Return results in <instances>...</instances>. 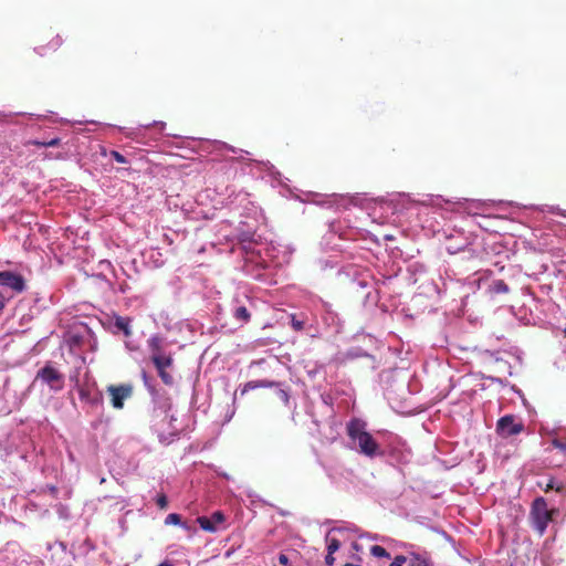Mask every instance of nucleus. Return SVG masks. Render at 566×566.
Returning <instances> with one entry per match:
<instances>
[{"label": "nucleus", "instance_id": "f257e3e1", "mask_svg": "<svg viewBox=\"0 0 566 566\" xmlns=\"http://www.w3.org/2000/svg\"><path fill=\"white\" fill-rule=\"evenodd\" d=\"M349 439L348 446L352 450L369 459L385 457L382 444L367 431V423L364 420L354 418L346 426Z\"/></svg>", "mask_w": 566, "mask_h": 566}, {"label": "nucleus", "instance_id": "f03ea898", "mask_svg": "<svg viewBox=\"0 0 566 566\" xmlns=\"http://www.w3.org/2000/svg\"><path fill=\"white\" fill-rule=\"evenodd\" d=\"M555 509H548L547 501L543 496L535 497L531 504L528 521L531 527L543 536L553 520Z\"/></svg>", "mask_w": 566, "mask_h": 566}, {"label": "nucleus", "instance_id": "7ed1b4c3", "mask_svg": "<svg viewBox=\"0 0 566 566\" xmlns=\"http://www.w3.org/2000/svg\"><path fill=\"white\" fill-rule=\"evenodd\" d=\"M385 457L397 463H408L411 459V451L406 442L398 436H390L388 441L382 444Z\"/></svg>", "mask_w": 566, "mask_h": 566}, {"label": "nucleus", "instance_id": "20e7f679", "mask_svg": "<svg viewBox=\"0 0 566 566\" xmlns=\"http://www.w3.org/2000/svg\"><path fill=\"white\" fill-rule=\"evenodd\" d=\"M35 379L42 380L54 391L61 390L64 386L63 375L49 365L38 371Z\"/></svg>", "mask_w": 566, "mask_h": 566}, {"label": "nucleus", "instance_id": "39448f33", "mask_svg": "<svg viewBox=\"0 0 566 566\" xmlns=\"http://www.w3.org/2000/svg\"><path fill=\"white\" fill-rule=\"evenodd\" d=\"M407 551V563L409 566H433L431 554L422 548H415L413 545L402 544Z\"/></svg>", "mask_w": 566, "mask_h": 566}, {"label": "nucleus", "instance_id": "423d86ee", "mask_svg": "<svg viewBox=\"0 0 566 566\" xmlns=\"http://www.w3.org/2000/svg\"><path fill=\"white\" fill-rule=\"evenodd\" d=\"M290 324L295 332H304L311 337H316L319 335L318 327L310 322L308 317L303 313L292 314Z\"/></svg>", "mask_w": 566, "mask_h": 566}, {"label": "nucleus", "instance_id": "0eeeda50", "mask_svg": "<svg viewBox=\"0 0 566 566\" xmlns=\"http://www.w3.org/2000/svg\"><path fill=\"white\" fill-rule=\"evenodd\" d=\"M142 379L144 386L147 388L149 395L153 398L155 403H159L160 408L168 410L170 408V403L168 399H164L160 391L156 388V379L149 376L145 370H142Z\"/></svg>", "mask_w": 566, "mask_h": 566}, {"label": "nucleus", "instance_id": "6e6552de", "mask_svg": "<svg viewBox=\"0 0 566 566\" xmlns=\"http://www.w3.org/2000/svg\"><path fill=\"white\" fill-rule=\"evenodd\" d=\"M0 285L9 287L15 293H22L25 290L23 276L11 271L0 272Z\"/></svg>", "mask_w": 566, "mask_h": 566}, {"label": "nucleus", "instance_id": "1a4fd4ad", "mask_svg": "<svg viewBox=\"0 0 566 566\" xmlns=\"http://www.w3.org/2000/svg\"><path fill=\"white\" fill-rule=\"evenodd\" d=\"M523 430L522 423L514 421V416L506 415L497 420L496 431L501 436L511 437L520 433Z\"/></svg>", "mask_w": 566, "mask_h": 566}, {"label": "nucleus", "instance_id": "9d476101", "mask_svg": "<svg viewBox=\"0 0 566 566\" xmlns=\"http://www.w3.org/2000/svg\"><path fill=\"white\" fill-rule=\"evenodd\" d=\"M108 392L112 396V406L115 409H122L124 407V400L130 397L133 388L129 385H122L118 387L109 386Z\"/></svg>", "mask_w": 566, "mask_h": 566}, {"label": "nucleus", "instance_id": "9b49d317", "mask_svg": "<svg viewBox=\"0 0 566 566\" xmlns=\"http://www.w3.org/2000/svg\"><path fill=\"white\" fill-rule=\"evenodd\" d=\"M321 318L324 325L334 333H339L342 328V321L338 314L332 310L327 304L323 305Z\"/></svg>", "mask_w": 566, "mask_h": 566}, {"label": "nucleus", "instance_id": "f8f14e48", "mask_svg": "<svg viewBox=\"0 0 566 566\" xmlns=\"http://www.w3.org/2000/svg\"><path fill=\"white\" fill-rule=\"evenodd\" d=\"M148 349L150 353V359L153 360V357L158 356H167L171 355L172 353L168 350V343L167 340L159 335H153L147 340Z\"/></svg>", "mask_w": 566, "mask_h": 566}, {"label": "nucleus", "instance_id": "ddd939ff", "mask_svg": "<svg viewBox=\"0 0 566 566\" xmlns=\"http://www.w3.org/2000/svg\"><path fill=\"white\" fill-rule=\"evenodd\" d=\"M224 521V516L221 512H214L211 517L207 516H200L197 518V522L199 523L200 527L203 531L214 533L217 532V524H220Z\"/></svg>", "mask_w": 566, "mask_h": 566}, {"label": "nucleus", "instance_id": "4468645a", "mask_svg": "<svg viewBox=\"0 0 566 566\" xmlns=\"http://www.w3.org/2000/svg\"><path fill=\"white\" fill-rule=\"evenodd\" d=\"M232 316L240 324H245L250 321V312L244 303H242L239 298H233L231 305Z\"/></svg>", "mask_w": 566, "mask_h": 566}, {"label": "nucleus", "instance_id": "2eb2a0df", "mask_svg": "<svg viewBox=\"0 0 566 566\" xmlns=\"http://www.w3.org/2000/svg\"><path fill=\"white\" fill-rule=\"evenodd\" d=\"M114 333L122 332L126 338L132 335V319L126 316L115 315L113 318Z\"/></svg>", "mask_w": 566, "mask_h": 566}, {"label": "nucleus", "instance_id": "dca6fc26", "mask_svg": "<svg viewBox=\"0 0 566 566\" xmlns=\"http://www.w3.org/2000/svg\"><path fill=\"white\" fill-rule=\"evenodd\" d=\"M273 386H279V384L275 382V381H271V380H252V381H248L240 389V394L243 396L249 390H253V389H256V388H269V387H273Z\"/></svg>", "mask_w": 566, "mask_h": 566}, {"label": "nucleus", "instance_id": "f3484780", "mask_svg": "<svg viewBox=\"0 0 566 566\" xmlns=\"http://www.w3.org/2000/svg\"><path fill=\"white\" fill-rule=\"evenodd\" d=\"M151 363L154 364L156 369H163V368H171L174 364V357L171 355L167 356H156L153 357Z\"/></svg>", "mask_w": 566, "mask_h": 566}, {"label": "nucleus", "instance_id": "a211bd4d", "mask_svg": "<svg viewBox=\"0 0 566 566\" xmlns=\"http://www.w3.org/2000/svg\"><path fill=\"white\" fill-rule=\"evenodd\" d=\"M338 528H332L326 535V547L328 553H335L339 549L340 543L337 538H335L332 534Z\"/></svg>", "mask_w": 566, "mask_h": 566}, {"label": "nucleus", "instance_id": "6ab92c4d", "mask_svg": "<svg viewBox=\"0 0 566 566\" xmlns=\"http://www.w3.org/2000/svg\"><path fill=\"white\" fill-rule=\"evenodd\" d=\"M509 285L503 280H494L489 285V292L492 294L509 293Z\"/></svg>", "mask_w": 566, "mask_h": 566}, {"label": "nucleus", "instance_id": "aec40b11", "mask_svg": "<svg viewBox=\"0 0 566 566\" xmlns=\"http://www.w3.org/2000/svg\"><path fill=\"white\" fill-rule=\"evenodd\" d=\"M161 381L167 386H174L175 378L170 371V368L156 369Z\"/></svg>", "mask_w": 566, "mask_h": 566}, {"label": "nucleus", "instance_id": "412c9836", "mask_svg": "<svg viewBox=\"0 0 566 566\" xmlns=\"http://www.w3.org/2000/svg\"><path fill=\"white\" fill-rule=\"evenodd\" d=\"M78 394H80V398L82 400L88 401V402H91L93 405L94 403H99L101 400H102V397H101L99 394H96L95 396L91 397L90 392L87 390L83 389V388H81L78 390Z\"/></svg>", "mask_w": 566, "mask_h": 566}, {"label": "nucleus", "instance_id": "4be33fe9", "mask_svg": "<svg viewBox=\"0 0 566 566\" xmlns=\"http://www.w3.org/2000/svg\"><path fill=\"white\" fill-rule=\"evenodd\" d=\"M370 554L379 558H390V554L382 546L379 545L371 546Z\"/></svg>", "mask_w": 566, "mask_h": 566}, {"label": "nucleus", "instance_id": "5701e85b", "mask_svg": "<svg viewBox=\"0 0 566 566\" xmlns=\"http://www.w3.org/2000/svg\"><path fill=\"white\" fill-rule=\"evenodd\" d=\"M544 492H549L555 490L556 492H562L564 490L563 483H557L555 479L551 478L546 485L543 488Z\"/></svg>", "mask_w": 566, "mask_h": 566}, {"label": "nucleus", "instance_id": "b1692460", "mask_svg": "<svg viewBox=\"0 0 566 566\" xmlns=\"http://www.w3.org/2000/svg\"><path fill=\"white\" fill-rule=\"evenodd\" d=\"M181 524V516L177 513H170L165 518V525H179Z\"/></svg>", "mask_w": 566, "mask_h": 566}, {"label": "nucleus", "instance_id": "393cba45", "mask_svg": "<svg viewBox=\"0 0 566 566\" xmlns=\"http://www.w3.org/2000/svg\"><path fill=\"white\" fill-rule=\"evenodd\" d=\"M276 395L279 397V399L285 405V406H289L290 403V395L289 392L283 389V388H277L276 390Z\"/></svg>", "mask_w": 566, "mask_h": 566}, {"label": "nucleus", "instance_id": "a878e982", "mask_svg": "<svg viewBox=\"0 0 566 566\" xmlns=\"http://www.w3.org/2000/svg\"><path fill=\"white\" fill-rule=\"evenodd\" d=\"M155 502L158 505V507L161 510H165L168 506V499L164 493L158 494L155 499Z\"/></svg>", "mask_w": 566, "mask_h": 566}, {"label": "nucleus", "instance_id": "bb28decb", "mask_svg": "<svg viewBox=\"0 0 566 566\" xmlns=\"http://www.w3.org/2000/svg\"><path fill=\"white\" fill-rule=\"evenodd\" d=\"M244 249L248 251V249L252 252V255L254 254V252H256L259 254V256L261 258L260 261H256L258 263H260L262 266H264V259L261 256V252L262 250H255L253 247H252V241L249 240V244H244ZM252 261H254L253 256L251 258Z\"/></svg>", "mask_w": 566, "mask_h": 566}, {"label": "nucleus", "instance_id": "cd10ccee", "mask_svg": "<svg viewBox=\"0 0 566 566\" xmlns=\"http://www.w3.org/2000/svg\"><path fill=\"white\" fill-rule=\"evenodd\" d=\"M60 138H52L48 142H34V145L41 146V147H55L60 144Z\"/></svg>", "mask_w": 566, "mask_h": 566}, {"label": "nucleus", "instance_id": "c85d7f7f", "mask_svg": "<svg viewBox=\"0 0 566 566\" xmlns=\"http://www.w3.org/2000/svg\"><path fill=\"white\" fill-rule=\"evenodd\" d=\"M552 444L554 446V448L563 451L564 453H566V439L565 440H560L558 438H554L552 440Z\"/></svg>", "mask_w": 566, "mask_h": 566}, {"label": "nucleus", "instance_id": "c756f323", "mask_svg": "<svg viewBox=\"0 0 566 566\" xmlns=\"http://www.w3.org/2000/svg\"><path fill=\"white\" fill-rule=\"evenodd\" d=\"M407 563V554L406 555H397L389 566H403Z\"/></svg>", "mask_w": 566, "mask_h": 566}, {"label": "nucleus", "instance_id": "7c9ffc66", "mask_svg": "<svg viewBox=\"0 0 566 566\" xmlns=\"http://www.w3.org/2000/svg\"><path fill=\"white\" fill-rule=\"evenodd\" d=\"M111 156L119 164H126L127 163V159L125 156H123L119 151L117 150H112L111 151Z\"/></svg>", "mask_w": 566, "mask_h": 566}, {"label": "nucleus", "instance_id": "2f4dec72", "mask_svg": "<svg viewBox=\"0 0 566 566\" xmlns=\"http://www.w3.org/2000/svg\"><path fill=\"white\" fill-rule=\"evenodd\" d=\"M125 347L128 352H137L139 346L136 342L129 340L128 338L125 340Z\"/></svg>", "mask_w": 566, "mask_h": 566}, {"label": "nucleus", "instance_id": "473e14b6", "mask_svg": "<svg viewBox=\"0 0 566 566\" xmlns=\"http://www.w3.org/2000/svg\"><path fill=\"white\" fill-rule=\"evenodd\" d=\"M552 213H556V214H559L562 217H566V210H562L559 209L558 207H551V210H549Z\"/></svg>", "mask_w": 566, "mask_h": 566}, {"label": "nucleus", "instance_id": "72a5a7b5", "mask_svg": "<svg viewBox=\"0 0 566 566\" xmlns=\"http://www.w3.org/2000/svg\"><path fill=\"white\" fill-rule=\"evenodd\" d=\"M334 553H328L327 552V555L325 556V563L326 565L328 566H333L334 562H335V558L333 556Z\"/></svg>", "mask_w": 566, "mask_h": 566}, {"label": "nucleus", "instance_id": "f704fd0d", "mask_svg": "<svg viewBox=\"0 0 566 566\" xmlns=\"http://www.w3.org/2000/svg\"><path fill=\"white\" fill-rule=\"evenodd\" d=\"M339 199L342 201H348L352 205H357L358 197L346 198V197L339 196Z\"/></svg>", "mask_w": 566, "mask_h": 566}, {"label": "nucleus", "instance_id": "c9c22d12", "mask_svg": "<svg viewBox=\"0 0 566 566\" xmlns=\"http://www.w3.org/2000/svg\"><path fill=\"white\" fill-rule=\"evenodd\" d=\"M10 297H6L1 292H0V313L2 312V310L6 306V302L9 300Z\"/></svg>", "mask_w": 566, "mask_h": 566}, {"label": "nucleus", "instance_id": "e433bc0d", "mask_svg": "<svg viewBox=\"0 0 566 566\" xmlns=\"http://www.w3.org/2000/svg\"><path fill=\"white\" fill-rule=\"evenodd\" d=\"M279 563L286 566L289 564V557L285 554L279 555Z\"/></svg>", "mask_w": 566, "mask_h": 566}, {"label": "nucleus", "instance_id": "4c0bfd02", "mask_svg": "<svg viewBox=\"0 0 566 566\" xmlns=\"http://www.w3.org/2000/svg\"><path fill=\"white\" fill-rule=\"evenodd\" d=\"M59 514H60V516H62V517H65V518H66V517H67L66 507H65V506H63V505H60V507H59Z\"/></svg>", "mask_w": 566, "mask_h": 566}, {"label": "nucleus", "instance_id": "58836bf2", "mask_svg": "<svg viewBox=\"0 0 566 566\" xmlns=\"http://www.w3.org/2000/svg\"><path fill=\"white\" fill-rule=\"evenodd\" d=\"M99 266L103 268V269L104 268H109L111 266V262L107 261V260H103V261L99 262Z\"/></svg>", "mask_w": 566, "mask_h": 566}, {"label": "nucleus", "instance_id": "ea45409f", "mask_svg": "<svg viewBox=\"0 0 566 566\" xmlns=\"http://www.w3.org/2000/svg\"><path fill=\"white\" fill-rule=\"evenodd\" d=\"M220 146H221V147H223V148H227V149L231 150L232 153H237V149H235L234 147L229 146V145H227V144H224V143L220 144Z\"/></svg>", "mask_w": 566, "mask_h": 566}, {"label": "nucleus", "instance_id": "a19ab883", "mask_svg": "<svg viewBox=\"0 0 566 566\" xmlns=\"http://www.w3.org/2000/svg\"><path fill=\"white\" fill-rule=\"evenodd\" d=\"M179 526H181L186 531H191L192 530L191 526H189L186 522H182V521H181V524H179Z\"/></svg>", "mask_w": 566, "mask_h": 566}, {"label": "nucleus", "instance_id": "79ce46f5", "mask_svg": "<svg viewBox=\"0 0 566 566\" xmlns=\"http://www.w3.org/2000/svg\"><path fill=\"white\" fill-rule=\"evenodd\" d=\"M153 125H158L160 127V129H163L166 126V123H164V122H154Z\"/></svg>", "mask_w": 566, "mask_h": 566}, {"label": "nucleus", "instance_id": "37998d69", "mask_svg": "<svg viewBox=\"0 0 566 566\" xmlns=\"http://www.w3.org/2000/svg\"><path fill=\"white\" fill-rule=\"evenodd\" d=\"M447 249H448V251H449L450 253H454V252H457L458 250H460V248H455V249H453L452 247H448Z\"/></svg>", "mask_w": 566, "mask_h": 566}, {"label": "nucleus", "instance_id": "c03bdc74", "mask_svg": "<svg viewBox=\"0 0 566 566\" xmlns=\"http://www.w3.org/2000/svg\"><path fill=\"white\" fill-rule=\"evenodd\" d=\"M158 566H172V564H170L168 562H164V563L159 564Z\"/></svg>", "mask_w": 566, "mask_h": 566}, {"label": "nucleus", "instance_id": "a18cd8bd", "mask_svg": "<svg viewBox=\"0 0 566 566\" xmlns=\"http://www.w3.org/2000/svg\"><path fill=\"white\" fill-rule=\"evenodd\" d=\"M344 566H361V565H355V564H349V563H348V564H346V565H344Z\"/></svg>", "mask_w": 566, "mask_h": 566}, {"label": "nucleus", "instance_id": "49530a36", "mask_svg": "<svg viewBox=\"0 0 566 566\" xmlns=\"http://www.w3.org/2000/svg\"><path fill=\"white\" fill-rule=\"evenodd\" d=\"M127 136H128V137H133V136H134V133H133V132H130V133H128V134H127Z\"/></svg>", "mask_w": 566, "mask_h": 566}, {"label": "nucleus", "instance_id": "de8ad7c7", "mask_svg": "<svg viewBox=\"0 0 566 566\" xmlns=\"http://www.w3.org/2000/svg\"><path fill=\"white\" fill-rule=\"evenodd\" d=\"M176 418L174 416H170V422L175 421Z\"/></svg>", "mask_w": 566, "mask_h": 566}, {"label": "nucleus", "instance_id": "09e8293b", "mask_svg": "<svg viewBox=\"0 0 566 566\" xmlns=\"http://www.w3.org/2000/svg\"><path fill=\"white\" fill-rule=\"evenodd\" d=\"M564 335H565V337H566V328L564 329Z\"/></svg>", "mask_w": 566, "mask_h": 566}]
</instances>
